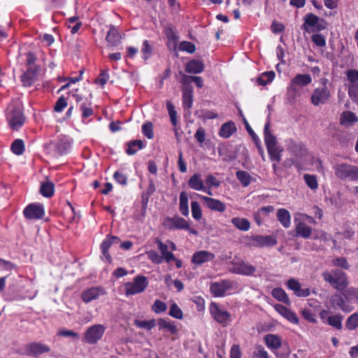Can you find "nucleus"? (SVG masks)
Segmentation results:
<instances>
[{
  "label": "nucleus",
  "mask_w": 358,
  "mask_h": 358,
  "mask_svg": "<svg viewBox=\"0 0 358 358\" xmlns=\"http://www.w3.org/2000/svg\"><path fill=\"white\" fill-rule=\"evenodd\" d=\"M127 146L126 153L128 155H134L138 150L143 149L145 145L142 140H132L127 143Z\"/></svg>",
  "instance_id": "obj_37"
},
{
  "label": "nucleus",
  "mask_w": 358,
  "mask_h": 358,
  "mask_svg": "<svg viewBox=\"0 0 358 358\" xmlns=\"http://www.w3.org/2000/svg\"><path fill=\"white\" fill-rule=\"evenodd\" d=\"M39 71V67L34 66V67H28L20 76V80L24 87H30L36 80L37 74Z\"/></svg>",
  "instance_id": "obj_17"
},
{
  "label": "nucleus",
  "mask_w": 358,
  "mask_h": 358,
  "mask_svg": "<svg viewBox=\"0 0 358 358\" xmlns=\"http://www.w3.org/2000/svg\"><path fill=\"white\" fill-rule=\"evenodd\" d=\"M113 178L120 185H126L127 184V177L120 171H115L113 174Z\"/></svg>",
  "instance_id": "obj_63"
},
{
  "label": "nucleus",
  "mask_w": 358,
  "mask_h": 358,
  "mask_svg": "<svg viewBox=\"0 0 358 358\" xmlns=\"http://www.w3.org/2000/svg\"><path fill=\"white\" fill-rule=\"evenodd\" d=\"M231 222L241 231H247L250 229V222L246 218L235 217L231 219Z\"/></svg>",
  "instance_id": "obj_38"
},
{
  "label": "nucleus",
  "mask_w": 358,
  "mask_h": 358,
  "mask_svg": "<svg viewBox=\"0 0 358 358\" xmlns=\"http://www.w3.org/2000/svg\"><path fill=\"white\" fill-rule=\"evenodd\" d=\"M328 23L324 18L309 13L303 17L302 29L307 33L320 32L327 29Z\"/></svg>",
  "instance_id": "obj_2"
},
{
  "label": "nucleus",
  "mask_w": 358,
  "mask_h": 358,
  "mask_svg": "<svg viewBox=\"0 0 358 358\" xmlns=\"http://www.w3.org/2000/svg\"><path fill=\"white\" fill-rule=\"evenodd\" d=\"M155 243L157 245L158 249L161 252V257H163L167 263H169L172 259H175V255L172 252L168 250V245L164 243L159 238H156Z\"/></svg>",
  "instance_id": "obj_30"
},
{
  "label": "nucleus",
  "mask_w": 358,
  "mask_h": 358,
  "mask_svg": "<svg viewBox=\"0 0 358 358\" xmlns=\"http://www.w3.org/2000/svg\"><path fill=\"white\" fill-rule=\"evenodd\" d=\"M149 281L147 277L141 275H136L132 282L124 284L126 296L135 295L143 292L148 287Z\"/></svg>",
  "instance_id": "obj_5"
},
{
  "label": "nucleus",
  "mask_w": 358,
  "mask_h": 358,
  "mask_svg": "<svg viewBox=\"0 0 358 358\" xmlns=\"http://www.w3.org/2000/svg\"><path fill=\"white\" fill-rule=\"evenodd\" d=\"M288 289L292 290L294 294L299 297H307L310 294L308 288L302 289L301 283L294 278H290L287 282Z\"/></svg>",
  "instance_id": "obj_18"
},
{
  "label": "nucleus",
  "mask_w": 358,
  "mask_h": 358,
  "mask_svg": "<svg viewBox=\"0 0 358 358\" xmlns=\"http://www.w3.org/2000/svg\"><path fill=\"white\" fill-rule=\"evenodd\" d=\"M70 148V144L68 141L64 139H59L55 145V150L59 155H63L68 152Z\"/></svg>",
  "instance_id": "obj_50"
},
{
  "label": "nucleus",
  "mask_w": 358,
  "mask_h": 358,
  "mask_svg": "<svg viewBox=\"0 0 358 358\" xmlns=\"http://www.w3.org/2000/svg\"><path fill=\"white\" fill-rule=\"evenodd\" d=\"M232 267L231 271L234 273L251 275L256 271V268L252 265L246 263L243 260H234L231 262Z\"/></svg>",
  "instance_id": "obj_13"
},
{
  "label": "nucleus",
  "mask_w": 358,
  "mask_h": 358,
  "mask_svg": "<svg viewBox=\"0 0 358 358\" xmlns=\"http://www.w3.org/2000/svg\"><path fill=\"white\" fill-rule=\"evenodd\" d=\"M191 209L192 217L195 220H199L202 217V211L200 204L197 201L191 202Z\"/></svg>",
  "instance_id": "obj_53"
},
{
  "label": "nucleus",
  "mask_w": 358,
  "mask_h": 358,
  "mask_svg": "<svg viewBox=\"0 0 358 358\" xmlns=\"http://www.w3.org/2000/svg\"><path fill=\"white\" fill-rule=\"evenodd\" d=\"M194 92L192 86H183L182 88V107L185 110H189L192 107Z\"/></svg>",
  "instance_id": "obj_25"
},
{
  "label": "nucleus",
  "mask_w": 358,
  "mask_h": 358,
  "mask_svg": "<svg viewBox=\"0 0 358 358\" xmlns=\"http://www.w3.org/2000/svg\"><path fill=\"white\" fill-rule=\"evenodd\" d=\"M209 311L212 317L223 327L231 320V314L227 310L221 308L218 303L212 302L209 306Z\"/></svg>",
  "instance_id": "obj_8"
},
{
  "label": "nucleus",
  "mask_w": 358,
  "mask_h": 358,
  "mask_svg": "<svg viewBox=\"0 0 358 358\" xmlns=\"http://www.w3.org/2000/svg\"><path fill=\"white\" fill-rule=\"evenodd\" d=\"M148 259L153 264H160L163 262V257H161L155 250H150L146 252Z\"/></svg>",
  "instance_id": "obj_57"
},
{
  "label": "nucleus",
  "mask_w": 358,
  "mask_h": 358,
  "mask_svg": "<svg viewBox=\"0 0 358 358\" xmlns=\"http://www.w3.org/2000/svg\"><path fill=\"white\" fill-rule=\"evenodd\" d=\"M336 176L342 180L358 181V166L348 163L334 166Z\"/></svg>",
  "instance_id": "obj_3"
},
{
  "label": "nucleus",
  "mask_w": 358,
  "mask_h": 358,
  "mask_svg": "<svg viewBox=\"0 0 358 358\" xmlns=\"http://www.w3.org/2000/svg\"><path fill=\"white\" fill-rule=\"evenodd\" d=\"M142 58L144 61L149 59L153 52V48L148 40H145L141 49Z\"/></svg>",
  "instance_id": "obj_46"
},
{
  "label": "nucleus",
  "mask_w": 358,
  "mask_h": 358,
  "mask_svg": "<svg viewBox=\"0 0 358 358\" xmlns=\"http://www.w3.org/2000/svg\"><path fill=\"white\" fill-rule=\"evenodd\" d=\"M358 122V117L352 111L346 110L341 113L340 117V124L348 127Z\"/></svg>",
  "instance_id": "obj_31"
},
{
  "label": "nucleus",
  "mask_w": 358,
  "mask_h": 358,
  "mask_svg": "<svg viewBox=\"0 0 358 358\" xmlns=\"http://www.w3.org/2000/svg\"><path fill=\"white\" fill-rule=\"evenodd\" d=\"M50 351V348L41 342H31L24 345V354L28 357L38 358V357L44 353Z\"/></svg>",
  "instance_id": "obj_9"
},
{
  "label": "nucleus",
  "mask_w": 358,
  "mask_h": 358,
  "mask_svg": "<svg viewBox=\"0 0 358 358\" xmlns=\"http://www.w3.org/2000/svg\"><path fill=\"white\" fill-rule=\"evenodd\" d=\"M163 225L169 230L184 229L189 231V234L195 236L198 235L196 229H192L189 222L184 218L175 215L172 217H166L164 219Z\"/></svg>",
  "instance_id": "obj_4"
},
{
  "label": "nucleus",
  "mask_w": 358,
  "mask_h": 358,
  "mask_svg": "<svg viewBox=\"0 0 358 358\" xmlns=\"http://www.w3.org/2000/svg\"><path fill=\"white\" fill-rule=\"evenodd\" d=\"M157 324L159 331L169 332L171 335H176L178 332V329L175 321H171L166 318H159Z\"/></svg>",
  "instance_id": "obj_22"
},
{
  "label": "nucleus",
  "mask_w": 358,
  "mask_h": 358,
  "mask_svg": "<svg viewBox=\"0 0 358 358\" xmlns=\"http://www.w3.org/2000/svg\"><path fill=\"white\" fill-rule=\"evenodd\" d=\"M151 310L156 314H161L167 310V305L165 302L157 299L152 305Z\"/></svg>",
  "instance_id": "obj_49"
},
{
  "label": "nucleus",
  "mask_w": 358,
  "mask_h": 358,
  "mask_svg": "<svg viewBox=\"0 0 358 358\" xmlns=\"http://www.w3.org/2000/svg\"><path fill=\"white\" fill-rule=\"evenodd\" d=\"M272 296L279 301L287 305L290 303V300L286 292L282 288L277 287L272 290Z\"/></svg>",
  "instance_id": "obj_43"
},
{
  "label": "nucleus",
  "mask_w": 358,
  "mask_h": 358,
  "mask_svg": "<svg viewBox=\"0 0 358 358\" xmlns=\"http://www.w3.org/2000/svg\"><path fill=\"white\" fill-rule=\"evenodd\" d=\"M322 275L324 281L339 292L344 291L348 285V276L342 270L336 268L330 271H326Z\"/></svg>",
  "instance_id": "obj_1"
},
{
  "label": "nucleus",
  "mask_w": 358,
  "mask_h": 358,
  "mask_svg": "<svg viewBox=\"0 0 358 358\" xmlns=\"http://www.w3.org/2000/svg\"><path fill=\"white\" fill-rule=\"evenodd\" d=\"M204 70V64L199 59H192L185 65V71L188 73L198 74Z\"/></svg>",
  "instance_id": "obj_27"
},
{
  "label": "nucleus",
  "mask_w": 358,
  "mask_h": 358,
  "mask_svg": "<svg viewBox=\"0 0 358 358\" xmlns=\"http://www.w3.org/2000/svg\"><path fill=\"white\" fill-rule=\"evenodd\" d=\"M120 40L121 36L118 29L115 26L110 25L106 37V41L110 45L115 47L120 43Z\"/></svg>",
  "instance_id": "obj_28"
},
{
  "label": "nucleus",
  "mask_w": 358,
  "mask_h": 358,
  "mask_svg": "<svg viewBox=\"0 0 358 358\" xmlns=\"http://www.w3.org/2000/svg\"><path fill=\"white\" fill-rule=\"evenodd\" d=\"M179 50L188 53H194L196 51V46L189 41H182L179 44Z\"/></svg>",
  "instance_id": "obj_61"
},
{
  "label": "nucleus",
  "mask_w": 358,
  "mask_h": 358,
  "mask_svg": "<svg viewBox=\"0 0 358 358\" xmlns=\"http://www.w3.org/2000/svg\"><path fill=\"white\" fill-rule=\"evenodd\" d=\"M343 296L347 301L356 299L358 302V288L349 287L343 293Z\"/></svg>",
  "instance_id": "obj_54"
},
{
  "label": "nucleus",
  "mask_w": 358,
  "mask_h": 358,
  "mask_svg": "<svg viewBox=\"0 0 358 358\" xmlns=\"http://www.w3.org/2000/svg\"><path fill=\"white\" fill-rule=\"evenodd\" d=\"M264 342L270 349L278 350L282 345V340L280 336L275 334H267L264 338Z\"/></svg>",
  "instance_id": "obj_33"
},
{
  "label": "nucleus",
  "mask_w": 358,
  "mask_h": 358,
  "mask_svg": "<svg viewBox=\"0 0 358 358\" xmlns=\"http://www.w3.org/2000/svg\"><path fill=\"white\" fill-rule=\"evenodd\" d=\"M268 157L272 162H280L283 148L278 145L276 137H270L265 141Z\"/></svg>",
  "instance_id": "obj_10"
},
{
  "label": "nucleus",
  "mask_w": 358,
  "mask_h": 358,
  "mask_svg": "<svg viewBox=\"0 0 358 358\" xmlns=\"http://www.w3.org/2000/svg\"><path fill=\"white\" fill-rule=\"evenodd\" d=\"M23 215L27 220H39L45 215L43 205L41 203H29L23 210Z\"/></svg>",
  "instance_id": "obj_12"
},
{
  "label": "nucleus",
  "mask_w": 358,
  "mask_h": 358,
  "mask_svg": "<svg viewBox=\"0 0 358 358\" xmlns=\"http://www.w3.org/2000/svg\"><path fill=\"white\" fill-rule=\"evenodd\" d=\"M312 77L310 74H297L290 81L289 89L296 91L294 87H303L312 83Z\"/></svg>",
  "instance_id": "obj_19"
},
{
  "label": "nucleus",
  "mask_w": 358,
  "mask_h": 358,
  "mask_svg": "<svg viewBox=\"0 0 358 358\" xmlns=\"http://www.w3.org/2000/svg\"><path fill=\"white\" fill-rule=\"evenodd\" d=\"M205 182L209 188L212 187H218L220 185V182L213 175L207 176Z\"/></svg>",
  "instance_id": "obj_64"
},
{
  "label": "nucleus",
  "mask_w": 358,
  "mask_h": 358,
  "mask_svg": "<svg viewBox=\"0 0 358 358\" xmlns=\"http://www.w3.org/2000/svg\"><path fill=\"white\" fill-rule=\"evenodd\" d=\"M287 149L296 157H302L307 153L305 145L302 143H297L292 139L287 141Z\"/></svg>",
  "instance_id": "obj_20"
},
{
  "label": "nucleus",
  "mask_w": 358,
  "mask_h": 358,
  "mask_svg": "<svg viewBox=\"0 0 358 358\" xmlns=\"http://www.w3.org/2000/svg\"><path fill=\"white\" fill-rule=\"evenodd\" d=\"M179 210L183 216H188L189 206H188V196L185 192H182L180 194V203Z\"/></svg>",
  "instance_id": "obj_41"
},
{
  "label": "nucleus",
  "mask_w": 358,
  "mask_h": 358,
  "mask_svg": "<svg viewBox=\"0 0 358 358\" xmlns=\"http://www.w3.org/2000/svg\"><path fill=\"white\" fill-rule=\"evenodd\" d=\"M274 308L279 314L286 318L289 322L295 324L299 323V319L296 314L290 309L281 304H277Z\"/></svg>",
  "instance_id": "obj_26"
},
{
  "label": "nucleus",
  "mask_w": 358,
  "mask_h": 358,
  "mask_svg": "<svg viewBox=\"0 0 358 358\" xmlns=\"http://www.w3.org/2000/svg\"><path fill=\"white\" fill-rule=\"evenodd\" d=\"M231 282L228 280L213 282L210 285V292L214 297H222L226 292L231 289Z\"/></svg>",
  "instance_id": "obj_15"
},
{
  "label": "nucleus",
  "mask_w": 358,
  "mask_h": 358,
  "mask_svg": "<svg viewBox=\"0 0 358 358\" xmlns=\"http://www.w3.org/2000/svg\"><path fill=\"white\" fill-rule=\"evenodd\" d=\"M331 97V92L327 86L322 87L315 88L310 96V102L315 106H317L320 104H325L327 103Z\"/></svg>",
  "instance_id": "obj_11"
},
{
  "label": "nucleus",
  "mask_w": 358,
  "mask_h": 358,
  "mask_svg": "<svg viewBox=\"0 0 358 358\" xmlns=\"http://www.w3.org/2000/svg\"><path fill=\"white\" fill-rule=\"evenodd\" d=\"M187 185L189 187L192 189L196 191H203L207 192L209 195H212V192L210 189L206 191V188L204 186V182L202 180L201 175L199 173H195L187 181Z\"/></svg>",
  "instance_id": "obj_23"
},
{
  "label": "nucleus",
  "mask_w": 358,
  "mask_h": 358,
  "mask_svg": "<svg viewBox=\"0 0 358 358\" xmlns=\"http://www.w3.org/2000/svg\"><path fill=\"white\" fill-rule=\"evenodd\" d=\"M105 330V327L100 324L88 327L84 334L83 342L90 345L96 344L103 337Z\"/></svg>",
  "instance_id": "obj_6"
},
{
  "label": "nucleus",
  "mask_w": 358,
  "mask_h": 358,
  "mask_svg": "<svg viewBox=\"0 0 358 358\" xmlns=\"http://www.w3.org/2000/svg\"><path fill=\"white\" fill-rule=\"evenodd\" d=\"M236 176L243 187H248L252 182V176L245 171H237Z\"/></svg>",
  "instance_id": "obj_45"
},
{
  "label": "nucleus",
  "mask_w": 358,
  "mask_h": 358,
  "mask_svg": "<svg viewBox=\"0 0 358 358\" xmlns=\"http://www.w3.org/2000/svg\"><path fill=\"white\" fill-rule=\"evenodd\" d=\"M277 219L280 223L285 227L289 228L291 225V215L289 212L285 208H280L277 211Z\"/></svg>",
  "instance_id": "obj_34"
},
{
  "label": "nucleus",
  "mask_w": 358,
  "mask_h": 358,
  "mask_svg": "<svg viewBox=\"0 0 358 358\" xmlns=\"http://www.w3.org/2000/svg\"><path fill=\"white\" fill-rule=\"evenodd\" d=\"M343 316L341 315H331L327 318L328 324L338 330L342 329Z\"/></svg>",
  "instance_id": "obj_48"
},
{
  "label": "nucleus",
  "mask_w": 358,
  "mask_h": 358,
  "mask_svg": "<svg viewBox=\"0 0 358 358\" xmlns=\"http://www.w3.org/2000/svg\"><path fill=\"white\" fill-rule=\"evenodd\" d=\"M105 291L100 287H91L83 292L81 298L85 303H87L97 299L100 296L105 294Z\"/></svg>",
  "instance_id": "obj_24"
},
{
  "label": "nucleus",
  "mask_w": 358,
  "mask_h": 358,
  "mask_svg": "<svg viewBox=\"0 0 358 358\" xmlns=\"http://www.w3.org/2000/svg\"><path fill=\"white\" fill-rule=\"evenodd\" d=\"M215 257V255L213 252L206 250H199L192 255L191 262L193 264L199 266L213 260Z\"/></svg>",
  "instance_id": "obj_16"
},
{
  "label": "nucleus",
  "mask_w": 358,
  "mask_h": 358,
  "mask_svg": "<svg viewBox=\"0 0 358 358\" xmlns=\"http://www.w3.org/2000/svg\"><path fill=\"white\" fill-rule=\"evenodd\" d=\"M164 32L168 39L169 43L172 44L173 47L176 48L179 38L178 34L171 26L166 27Z\"/></svg>",
  "instance_id": "obj_40"
},
{
  "label": "nucleus",
  "mask_w": 358,
  "mask_h": 358,
  "mask_svg": "<svg viewBox=\"0 0 358 358\" xmlns=\"http://www.w3.org/2000/svg\"><path fill=\"white\" fill-rule=\"evenodd\" d=\"M236 130L235 123L232 121H229L222 125L219 131V136L224 138H228L231 136Z\"/></svg>",
  "instance_id": "obj_32"
},
{
  "label": "nucleus",
  "mask_w": 358,
  "mask_h": 358,
  "mask_svg": "<svg viewBox=\"0 0 358 358\" xmlns=\"http://www.w3.org/2000/svg\"><path fill=\"white\" fill-rule=\"evenodd\" d=\"M24 143L22 139H15L10 145V150L16 155H21L24 152Z\"/></svg>",
  "instance_id": "obj_47"
},
{
  "label": "nucleus",
  "mask_w": 358,
  "mask_h": 358,
  "mask_svg": "<svg viewBox=\"0 0 358 358\" xmlns=\"http://www.w3.org/2000/svg\"><path fill=\"white\" fill-rule=\"evenodd\" d=\"M109 79L108 69L101 70L99 76L95 80V83L103 87Z\"/></svg>",
  "instance_id": "obj_60"
},
{
  "label": "nucleus",
  "mask_w": 358,
  "mask_h": 358,
  "mask_svg": "<svg viewBox=\"0 0 358 358\" xmlns=\"http://www.w3.org/2000/svg\"><path fill=\"white\" fill-rule=\"evenodd\" d=\"M169 315L178 320H182L183 318V313L176 303H173L171 305Z\"/></svg>",
  "instance_id": "obj_51"
},
{
  "label": "nucleus",
  "mask_w": 358,
  "mask_h": 358,
  "mask_svg": "<svg viewBox=\"0 0 358 358\" xmlns=\"http://www.w3.org/2000/svg\"><path fill=\"white\" fill-rule=\"evenodd\" d=\"M81 112V117L83 121L94 115V110L90 101H85L78 106Z\"/></svg>",
  "instance_id": "obj_35"
},
{
  "label": "nucleus",
  "mask_w": 358,
  "mask_h": 358,
  "mask_svg": "<svg viewBox=\"0 0 358 358\" xmlns=\"http://www.w3.org/2000/svg\"><path fill=\"white\" fill-rule=\"evenodd\" d=\"M251 245L257 248L274 246L277 244V239L275 236L255 235L250 236Z\"/></svg>",
  "instance_id": "obj_14"
},
{
  "label": "nucleus",
  "mask_w": 358,
  "mask_h": 358,
  "mask_svg": "<svg viewBox=\"0 0 358 358\" xmlns=\"http://www.w3.org/2000/svg\"><path fill=\"white\" fill-rule=\"evenodd\" d=\"M136 324L140 328L145 329L150 331L153 329L157 324L156 320L152 319L150 320L136 321Z\"/></svg>",
  "instance_id": "obj_59"
},
{
  "label": "nucleus",
  "mask_w": 358,
  "mask_h": 358,
  "mask_svg": "<svg viewBox=\"0 0 358 358\" xmlns=\"http://www.w3.org/2000/svg\"><path fill=\"white\" fill-rule=\"evenodd\" d=\"M81 112V117L83 121L94 115V110L90 101H85L78 106Z\"/></svg>",
  "instance_id": "obj_36"
},
{
  "label": "nucleus",
  "mask_w": 358,
  "mask_h": 358,
  "mask_svg": "<svg viewBox=\"0 0 358 358\" xmlns=\"http://www.w3.org/2000/svg\"><path fill=\"white\" fill-rule=\"evenodd\" d=\"M331 302L334 306L339 308L345 313H350L352 310V307L348 305L343 296L339 294H335L331 297Z\"/></svg>",
  "instance_id": "obj_29"
},
{
  "label": "nucleus",
  "mask_w": 358,
  "mask_h": 358,
  "mask_svg": "<svg viewBox=\"0 0 358 358\" xmlns=\"http://www.w3.org/2000/svg\"><path fill=\"white\" fill-rule=\"evenodd\" d=\"M142 133L148 139L154 138L153 124L151 122H146L143 124Z\"/></svg>",
  "instance_id": "obj_58"
},
{
  "label": "nucleus",
  "mask_w": 358,
  "mask_h": 358,
  "mask_svg": "<svg viewBox=\"0 0 358 358\" xmlns=\"http://www.w3.org/2000/svg\"><path fill=\"white\" fill-rule=\"evenodd\" d=\"M67 99L64 96H62L56 101L54 110L55 112L60 113L67 106Z\"/></svg>",
  "instance_id": "obj_62"
},
{
  "label": "nucleus",
  "mask_w": 358,
  "mask_h": 358,
  "mask_svg": "<svg viewBox=\"0 0 358 358\" xmlns=\"http://www.w3.org/2000/svg\"><path fill=\"white\" fill-rule=\"evenodd\" d=\"M25 117L20 107H13L7 114V120L13 130H19L24 124Z\"/></svg>",
  "instance_id": "obj_7"
},
{
  "label": "nucleus",
  "mask_w": 358,
  "mask_h": 358,
  "mask_svg": "<svg viewBox=\"0 0 358 358\" xmlns=\"http://www.w3.org/2000/svg\"><path fill=\"white\" fill-rule=\"evenodd\" d=\"M311 41L317 47L324 48L326 46V38L322 34H314L311 36Z\"/></svg>",
  "instance_id": "obj_56"
},
{
  "label": "nucleus",
  "mask_w": 358,
  "mask_h": 358,
  "mask_svg": "<svg viewBox=\"0 0 358 358\" xmlns=\"http://www.w3.org/2000/svg\"><path fill=\"white\" fill-rule=\"evenodd\" d=\"M201 199L205 202L206 206L213 211L224 213L226 210V204L220 200L206 196H201Z\"/></svg>",
  "instance_id": "obj_21"
},
{
  "label": "nucleus",
  "mask_w": 358,
  "mask_h": 358,
  "mask_svg": "<svg viewBox=\"0 0 358 358\" xmlns=\"http://www.w3.org/2000/svg\"><path fill=\"white\" fill-rule=\"evenodd\" d=\"M345 327L348 330L352 331L358 327V313L352 314L345 322Z\"/></svg>",
  "instance_id": "obj_52"
},
{
  "label": "nucleus",
  "mask_w": 358,
  "mask_h": 358,
  "mask_svg": "<svg viewBox=\"0 0 358 358\" xmlns=\"http://www.w3.org/2000/svg\"><path fill=\"white\" fill-rule=\"evenodd\" d=\"M40 192L46 198L52 196L55 193V185L52 182H43L41 185Z\"/></svg>",
  "instance_id": "obj_44"
},
{
  "label": "nucleus",
  "mask_w": 358,
  "mask_h": 358,
  "mask_svg": "<svg viewBox=\"0 0 358 358\" xmlns=\"http://www.w3.org/2000/svg\"><path fill=\"white\" fill-rule=\"evenodd\" d=\"M296 236L308 238L310 236L312 229L303 222L299 223L295 229Z\"/></svg>",
  "instance_id": "obj_42"
},
{
  "label": "nucleus",
  "mask_w": 358,
  "mask_h": 358,
  "mask_svg": "<svg viewBox=\"0 0 358 358\" xmlns=\"http://www.w3.org/2000/svg\"><path fill=\"white\" fill-rule=\"evenodd\" d=\"M303 179H304L306 185L311 189L314 190V189H317L318 182H317V178L315 175L305 174L303 176Z\"/></svg>",
  "instance_id": "obj_55"
},
{
  "label": "nucleus",
  "mask_w": 358,
  "mask_h": 358,
  "mask_svg": "<svg viewBox=\"0 0 358 358\" xmlns=\"http://www.w3.org/2000/svg\"><path fill=\"white\" fill-rule=\"evenodd\" d=\"M166 108L169 112L171 124L174 127V132L176 135H178V129L177 128L178 120H177V111L175 110L174 106L170 101H166Z\"/></svg>",
  "instance_id": "obj_39"
}]
</instances>
